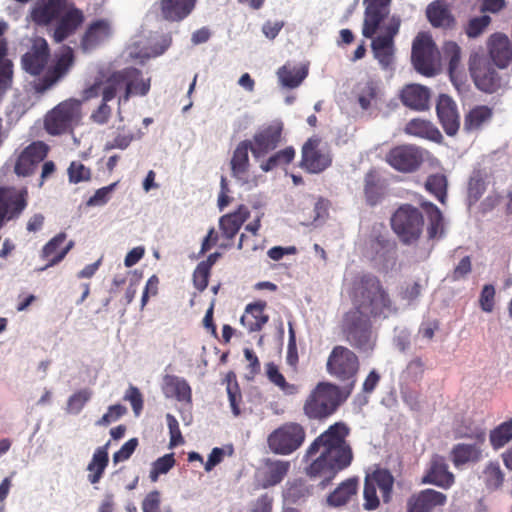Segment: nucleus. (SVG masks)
I'll return each mask as SVG.
<instances>
[{
    "label": "nucleus",
    "instance_id": "obj_49",
    "mask_svg": "<svg viewBox=\"0 0 512 512\" xmlns=\"http://www.w3.org/2000/svg\"><path fill=\"white\" fill-rule=\"evenodd\" d=\"M92 396L91 390L84 388L73 393L67 400L66 411L70 414H79Z\"/></svg>",
    "mask_w": 512,
    "mask_h": 512
},
{
    "label": "nucleus",
    "instance_id": "obj_48",
    "mask_svg": "<svg viewBox=\"0 0 512 512\" xmlns=\"http://www.w3.org/2000/svg\"><path fill=\"white\" fill-rule=\"evenodd\" d=\"M456 433L458 437L475 440L478 444H484L486 440L485 429L470 419L464 420L457 428Z\"/></svg>",
    "mask_w": 512,
    "mask_h": 512
},
{
    "label": "nucleus",
    "instance_id": "obj_9",
    "mask_svg": "<svg viewBox=\"0 0 512 512\" xmlns=\"http://www.w3.org/2000/svg\"><path fill=\"white\" fill-rule=\"evenodd\" d=\"M391 227L402 243H415L423 232V214L411 204H402L391 217Z\"/></svg>",
    "mask_w": 512,
    "mask_h": 512
},
{
    "label": "nucleus",
    "instance_id": "obj_7",
    "mask_svg": "<svg viewBox=\"0 0 512 512\" xmlns=\"http://www.w3.org/2000/svg\"><path fill=\"white\" fill-rule=\"evenodd\" d=\"M468 66L474 84L480 91L494 94L508 87V75L500 74L484 53L472 52Z\"/></svg>",
    "mask_w": 512,
    "mask_h": 512
},
{
    "label": "nucleus",
    "instance_id": "obj_47",
    "mask_svg": "<svg viewBox=\"0 0 512 512\" xmlns=\"http://www.w3.org/2000/svg\"><path fill=\"white\" fill-rule=\"evenodd\" d=\"M267 378L271 383L280 388L284 393L293 395L298 392V387L295 384H290L286 381L282 373H280L278 366L274 362H269L265 365Z\"/></svg>",
    "mask_w": 512,
    "mask_h": 512
},
{
    "label": "nucleus",
    "instance_id": "obj_50",
    "mask_svg": "<svg viewBox=\"0 0 512 512\" xmlns=\"http://www.w3.org/2000/svg\"><path fill=\"white\" fill-rule=\"evenodd\" d=\"M175 465V457L173 453L165 454L152 463L149 478L152 482H156L160 475L166 474Z\"/></svg>",
    "mask_w": 512,
    "mask_h": 512
},
{
    "label": "nucleus",
    "instance_id": "obj_59",
    "mask_svg": "<svg viewBox=\"0 0 512 512\" xmlns=\"http://www.w3.org/2000/svg\"><path fill=\"white\" fill-rule=\"evenodd\" d=\"M127 413L125 406L121 404H115L108 407L107 412L97 421L98 426H107L111 422L117 421L123 415Z\"/></svg>",
    "mask_w": 512,
    "mask_h": 512
},
{
    "label": "nucleus",
    "instance_id": "obj_57",
    "mask_svg": "<svg viewBox=\"0 0 512 512\" xmlns=\"http://www.w3.org/2000/svg\"><path fill=\"white\" fill-rule=\"evenodd\" d=\"M490 22L491 18L487 15L472 18L469 20L465 32L469 38H476L483 33Z\"/></svg>",
    "mask_w": 512,
    "mask_h": 512
},
{
    "label": "nucleus",
    "instance_id": "obj_19",
    "mask_svg": "<svg viewBox=\"0 0 512 512\" xmlns=\"http://www.w3.org/2000/svg\"><path fill=\"white\" fill-rule=\"evenodd\" d=\"M488 59L499 69H505L512 63V42L503 33L492 34L487 42Z\"/></svg>",
    "mask_w": 512,
    "mask_h": 512
},
{
    "label": "nucleus",
    "instance_id": "obj_16",
    "mask_svg": "<svg viewBox=\"0 0 512 512\" xmlns=\"http://www.w3.org/2000/svg\"><path fill=\"white\" fill-rule=\"evenodd\" d=\"M386 162L403 173L416 171L423 162L421 150L414 145H399L386 154Z\"/></svg>",
    "mask_w": 512,
    "mask_h": 512
},
{
    "label": "nucleus",
    "instance_id": "obj_27",
    "mask_svg": "<svg viewBox=\"0 0 512 512\" xmlns=\"http://www.w3.org/2000/svg\"><path fill=\"white\" fill-rule=\"evenodd\" d=\"M250 150V141L244 140L235 148L230 160L232 176L242 185L249 182L248 172L250 168L248 151Z\"/></svg>",
    "mask_w": 512,
    "mask_h": 512
},
{
    "label": "nucleus",
    "instance_id": "obj_25",
    "mask_svg": "<svg viewBox=\"0 0 512 512\" xmlns=\"http://www.w3.org/2000/svg\"><path fill=\"white\" fill-rule=\"evenodd\" d=\"M198 0H159L161 18L170 23L185 20L195 9Z\"/></svg>",
    "mask_w": 512,
    "mask_h": 512
},
{
    "label": "nucleus",
    "instance_id": "obj_62",
    "mask_svg": "<svg viewBox=\"0 0 512 512\" xmlns=\"http://www.w3.org/2000/svg\"><path fill=\"white\" fill-rule=\"evenodd\" d=\"M425 372V363L420 357L413 358L406 366L407 377L416 382L422 379Z\"/></svg>",
    "mask_w": 512,
    "mask_h": 512
},
{
    "label": "nucleus",
    "instance_id": "obj_6",
    "mask_svg": "<svg viewBox=\"0 0 512 512\" xmlns=\"http://www.w3.org/2000/svg\"><path fill=\"white\" fill-rule=\"evenodd\" d=\"M326 371L332 378L342 384L341 387L352 393L360 371L359 357L348 347L336 345L327 357Z\"/></svg>",
    "mask_w": 512,
    "mask_h": 512
},
{
    "label": "nucleus",
    "instance_id": "obj_36",
    "mask_svg": "<svg viewBox=\"0 0 512 512\" xmlns=\"http://www.w3.org/2000/svg\"><path fill=\"white\" fill-rule=\"evenodd\" d=\"M110 35V25L106 20H97L89 25L81 40L84 50H90L107 39Z\"/></svg>",
    "mask_w": 512,
    "mask_h": 512
},
{
    "label": "nucleus",
    "instance_id": "obj_22",
    "mask_svg": "<svg viewBox=\"0 0 512 512\" xmlns=\"http://www.w3.org/2000/svg\"><path fill=\"white\" fill-rule=\"evenodd\" d=\"M49 57V47L45 39L36 38L31 48L22 56V67L31 75H39Z\"/></svg>",
    "mask_w": 512,
    "mask_h": 512
},
{
    "label": "nucleus",
    "instance_id": "obj_2",
    "mask_svg": "<svg viewBox=\"0 0 512 512\" xmlns=\"http://www.w3.org/2000/svg\"><path fill=\"white\" fill-rule=\"evenodd\" d=\"M365 5L362 35L371 39V50L382 69L392 68L395 61V37L401 27L399 15L390 13L391 0H363Z\"/></svg>",
    "mask_w": 512,
    "mask_h": 512
},
{
    "label": "nucleus",
    "instance_id": "obj_41",
    "mask_svg": "<svg viewBox=\"0 0 512 512\" xmlns=\"http://www.w3.org/2000/svg\"><path fill=\"white\" fill-rule=\"evenodd\" d=\"M307 75L308 67L306 65H284L278 71V76L282 85L289 88H295L299 86L301 82L307 77Z\"/></svg>",
    "mask_w": 512,
    "mask_h": 512
},
{
    "label": "nucleus",
    "instance_id": "obj_55",
    "mask_svg": "<svg viewBox=\"0 0 512 512\" xmlns=\"http://www.w3.org/2000/svg\"><path fill=\"white\" fill-rule=\"evenodd\" d=\"M134 140L132 132H118L112 140H109L104 145V151H111L113 149L125 150L130 146Z\"/></svg>",
    "mask_w": 512,
    "mask_h": 512
},
{
    "label": "nucleus",
    "instance_id": "obj_31",
    "mask_svg": "<svg viewBox=\"0 0 512 512\" xmlns=\"http://www.w3.org/2000/svg\"><path fill=\"white\" fill-rule=\"evenodd\" d=\"M265 307L266 303L261 301L247 305L240 321L249 332L260 331L267 323L269 317L264 314Z\"/></svg>",
    "mask_w": 512,
    "mask_h": 512
},
{
    "label": "nucleus",
    "instance_id": "obj_34",
    "mask_svg": "<svg viewBox=\"0 0 512 512\" xmlns=\"http://www.w3.org/2000/svg\"><path fill=\"white\" fill-rule=\"evenodd\" d=\"M384 181L375 171H369L364 177V197L366 203L373 207L379 204L385 196Z\"/></svg>",
    "mask_w": 512,
    "mask_h": 512
},
{
    "label": "nucleus",
    "instance_id": "obj_5",
    "mask_svg": "<svg viewBox=\"0 0 512 512\" xmlns=\"http://www.w3.org/2000/svg\"><path fill=\"white\" fill-rule=\"evenodd\" d=\"M150 79H144L143 74L136 68H126L113 73L100 83H95L90 94L102 93V96H144L149 92Z\"/></svg>",
    "mask_w": 512,
    "mask_h": 512
},
{
    "label": "nucleus",
    "instance_id": "obj_12",
    "mask_svg": "<svg viewBox=\"0 0 512 512\" xmlns=\"http://www.w3.org/2000/svg\"><path fill=\"white\" fill-rule=\"evenodd\" d=\"M412 63L415 69L425 76H433L437 72L439 51L430 36L419 34L413 41Z\"/></svg>",
    "mask_w": 512,
    "mask_h": 512
},
{
    "label": "nucleus",
    "instance_id": "obj_64",
    "mask_svg": "<svg viewBox=\"0 0 512 512\" xmlns=\"http://www.w3.org/2000/svg\"><path fill=\"white\" fill-rule=\"evenodd\" d=\"M138 446V439L131 438L125 442L122 447L114 453L113 460L115 463L128 460Z\"/></svg>",
    "mask_w": 512,
    "mask_h": 512
},
{
    "label": "nucleus",
    "instance_id": "obj_1",
    "mask_svg": "<svg viewBox=\"0 0 512 512\" xmlns=\"http://www.w3.org/2000/svg\"><path fill=\"white\" fill-rule=\"evenodd\" d=\"M350 429L337 422L321 433L306 450L305 458L312 462L305 468L311 479H321V486L328 485L335 476L350 466L353 452L346 438Z\"/></svg>",
    "mask_w": 512,
    "mask_h": 512
},
{
    "label": "nucleus",
    "instance_id": "obj_58",
    "mask_svg": "<svg viewBox=\"0 0 512 512\" xmlns=\"http://www.w3.org/2000/svg\"><path fill=\"white\" fill-rule=\"evenodd\" d=\"M495 288L492 284H485L479 296V305L482 311L490 313L495 306Z\"/></svg>",
    "mask_w": 512,
    "mask_h": 512
},
{
    "label": "nucleus",
    "instance_id": "obj_52",
    "mask_svg": "<svg viewBox=\"0 0 512 512\" xmlns=\"http://www.w3.org/2000/svg\"><path fill=\"white\" fill-rule=\"evenodd\" d=\"M486 191V182L480 171L470 177L468 183V198L470 203H476Z\"/></svg>",
    "mask_w": 512,
    "mask_h": 512
},
{
    "label": "nucleus",
    "instance_id": "obj_20",
    "mask_svg": "<svg viewBox=\"0 0 512 512\" xmlns=\"http://www.w3.org/2000/svg\"><path fill=\"white\" fill-rule=\"evenodd\" d=\"M443 57L448 61V73L458 93H462L467 84V78L461 69V48L453 41L446 42L443 46Z\"/></svg>",
    "mask_w": 512,
    "mask_h": 512
},
{
    "label": "nucleus",
    "instance_id": "obj_15",
    "mask_svg": "<svg viewBox=\"0 0 512 512\" xmlns=\"http://www.w3.org/2000/svg\"><path fill=\"white\" fill-rule=\"evenodd\" d=\"M50 147L43 141H33L17 155L13 171L19 177H28L35 173L38 165L44 161Z\"/></svg>",
    "mask_w": 512,
    "mask_h": 512
},
{
    "label": "nucleus",
    "instance_id": "obj_40",
    "mask_svg": "<svg viewBox=\"0 0 512 512\" xmlns=\"http://www.w3.org/2000/svg\"><path fill=\"white\" fill-rule=\"evenodd\" d=\"M428 216L427 236L429 239L441 237L444 234V218L440 209L431 202L422 204Z\"/></svg>",
    "mask_w": 512,
    "mask_h": 512
},
{
    "label": "nucleus",
    "instance_id": "obj_54",
    "mask_svg": "<svg viewBox=\"0 0 512 512\" xmlns=\"http://www.w3.org/2000/svg\"><path fill=\"white\" fill-rule=\"evenodd\" d=\"M162 497L158 490L149 492L142 501L143 512H173L171 507H166L161 510Z\"/></svg>",
    "mask_w": 512,
    "mask_h": 512
},
{
    "label": "nucleus",
    "instance_id": "obj_13",
    "mask_svg": "<svg viewBox=\"0 0 512 512\" xmlns=\"http://www.w3.org/2000/svg\"><path fill=\"white\" fill-rule=\"evenodd\" d=\"M79 103L66 99L50 110L44 118V129L49 135L66 133L78 115Z\"/></svg>",
    "mask_w": 512,
    "mask_h": 512
},
{
    "label": "nucleus",
    "instance_id": "obj_43",
    "mask_svg": "<svg viewBox=\"0 0 512 512\" xmlns=\"http://www.w3.org/2000/svg\"><path fill=\"white\" fill-rule=\"evenodd\" d=\"M481 478L489 491H496L502 487L505 475L497 461H490L485 465Z\"/></svg>",
    "mask_w": 512,
    "mask_h": 512
},
{
    "label": "nucleus",
    "instance_id": "obj_61",
    "mask_svg": "<svg viewBox=\"0 0 512 512\" xmlns=\"http://www.w3.org/2000/svg\"><path fill=\"white\" fill-rule=\"evenodd\" d=\"M166 421L170 434V447H175L184 443V438L181 434L179 423L172 414L166 415Z\"/></svg>",
    "mask_w": 512,
    "mask_h": 512
},
{
    "label": "nucleus",
    "instance_id": "obj_46",
    "mask_svg": "<svg viewBox=\"0 0 512 512\" xmlns=\"http://www.w3.org/2000/svg\"><path fill=\"white\" fill-rule=\"evenodd\" d=\"M426 190L431 193L441 203H446L447 198V178L443 174H432L428 176L425 182Z\"/></svg>",
    "mask_w": 512,
    "mask_h": 512
},
{
    "label": "nucleus",
    "instance_id": "obj_10",
    "mask_svg": "<svg viewBox=\"0 0 512 512\" xmlns=\"http://www.w3.org/2000/svg\"><path fill=\"white\" fill-rule=\"evenodd\" d=\"M306 430L297 422H286L273 430L267 438L269 449L278 455H290L304 443Z\"/></svg>",
    "mask_w": 512,
    "mask_h": 512
},
{
    "label": "nucleus",
    "instance_id": "obj_32",
    "mask_svg": "<svg viewBox=\"0 0 512 512\" xmlns=\"http://www.w3.org/2000/svg\"><path fill=\"white\" fill-rule=\"evenodd\" d=\"M408 135L428 139L436 143H440L443 140V136L439 129L430 121L415 118L410 120L404 129Z\"/></svg>",
    "mask_w": 512,
    "mask_h": 512
},
{
    "label": "nucleus",
    "instance_id": "obj_3",
    "mask_svg": "<svg viewBox=\"0 0 512 512\" xmlns=\"http://www.w3.org/2000/svg\"><path fill=\"white\" fill-rule=\"evenodd\" d=\"M347 294L352 303L351 310L371 316L387 319L397 312L388 289L379 277L367 273L354 277L349 284Z\"/></svg>",
    "mask_w": 512,
    "mask_h": 512
},
{
    "label": "nucleus",
    "instance_id": "obj_4",
    "mask_svg": "<svg viewBox=\"0 0 512 512\" xmlns=\"http://www.w3.org/2000/svg\"><path fill=\"white\" fill-rule=\"evenodd\" d=\"M349 390L328 381L319 382L307 396L303 412L309 419H326L351 396Z\"/></svg>",
    "mask_w": 512,
    "mask_h": 512
},
{
    "label": "nucleus",
    "instance_id": "obj_24",
    "mask_svg": "<svg viewBox=\"0 0 512 512\" xmlns=\"http://www.w3.org/2000/svg\"><path fill=\"white\" fill-rule=\"evenodd\" d=\"M447 496L434 489H424L413 494L407 501V512H432L436 507L444 506Z\"/></svg>",
    "mask_w": 512,
    "mask_h": 512
},
{
    "label": "nucleus",
    "instance_id": "obj_44",
    "mask_svg": "<svg viewBox=\"0 0 512 512\" xmlns=\"http://www.w3.org/2000/svg\"><path fill=\"white\" fill-rule=\"evenodd\" d=\"M489 440L494 450H499L508 444L512 440V418L492 429Z\"/></svg>",
    "mask_w": 512,
    "mask_h": 512
},
{
    "label": "nucleus",
    "instance_id": "obj_56",
    "mask_svg": "<svg viewBox=\"0 0 512 512\" xmlns=\"http://www.w3.org/2000/svg\"><path fill=\"white\" fill-rule=\"evenodd\" d=\"M13 63L6 61L0 65V96L6 94L13 85Z\"/></svg>",
    "mask_w": 512,
    "mask_h": 512
},
{
    "label": "nucleus",
    "instance_id": "obj_14",
    "mask_svg": "<svg viewBox=\"0 0 512 512\" xmlns=\"http://www.w3.org/2000/svg\"><path fill=\"white\" fill-rule=\"evenodd\" d=\"M27 205L26 188L0 187V230L6 222L18 219Z\"/></svg>",
    "mask_w": 512,
    "mask_h": 512
},
{
    "label": "nucleus",
    "instance_id": "obj_63",
    "mask_svg": "<svg viewBox=\"0 0 512 512\" xmlns=\"http://www.w3.org/2000/svg\"><path fill=\"white\" fill-rule=\"evenodd\" d=\"M226 390L232 413L235 417H238L241 414L240 404L242 403L239 384L229 385Z\"/></svg>",
    "mask_w": 512,
    "mask_h": 512
},
{
    "label": "nucleus",
    "instance_id": "obj_42",
    "mask_svg": "<svg viewBox=\"0 0 512 512\" xmlns=\"http://www.w3.org/2000/svg\"><path fill=\"white\" fill-rule=\"evenodd\" d=\"M107 446L99 447L93 454L91 462L88 464L87 469L92 472L88 478L92 484H96L100 481L107 465L109 462Z\"/></svg>",
    "mask_w": 512,
    "mask_h": 512
},
{
    "label": "nucleus",
    "instance_id": "obj_60",
    "mask_svg": "<svg viewBox=\"0 0 512 512\" xmlns=\"http://www.w3.org/2000/svg\"><path fill=\"white\" fill-rule=\"evenodd\" d=\"M123 399L130 402L134 414L139 416L143 409V396L140 390L137 387L130 385L125 392Z\"/></svg>",
    "mask_w": 512,
    "mask_h": 512
},
{
    "label": "nucleus",
    "instance_id": "obj_35",
    "mask_svg": "<svg viewBox=\"0 0 512 512\" xmlns=\"http://www.w3.org/2000/svg\"><path fill=\"white\" fill-rule=\"evenodd\" d=\"M358 492V479L348 478L327 496V504L330 507H341L346 505Z\"/></svg>",
    "mask_w": 512,
    "mask_h": 512
},
{
    "label": "nucleus",
    "instance_id": "obj_37",
    "mask_svg": "<svg viewBox=\"0 0 512 512\" xmlns=\"http://www.w3.org/2000/svg\"><path fill=\"white\" fill-rule=\"evenodd\" d=\"M163 391L167 397H175L181 402H191V387L185 379L174 375H167L164 378Z\"/></svg>",
    "mask_w": 512,
    "mask_h": 512
},
{
    "label": "nucleus",
    "instance_id": "obj_28",
    "mask_svg": "<svg viewBox=\"0 0 512 512\" xmlns=\"http://www.w3.org/2000/svg\"><path fill=\"white\" fill-rule=\"evenodd\" d=\"M84 15L81 10L73 8L65 12L55 25L53 39L56 43H61L70 35L74 34L78 27L83 23Z\"/></svg>",
    "mask_w": 512,
    "mask_h": 512
},
{
    "label": "nucleus",
    "instance_id": "obj_18",
    "mask_svg": "<svg viewBox=\"0 0 512 512\" xmlns=\"http://www.w3.org/2000/svg\"><path fill=\"white\" fill-rule=\"evenodd\" d=\"M320 140L308 139L302 147L301 166L310 173H321L332 163L329 152L319 148Z\"/></svg>",
    "mask_w": 512,
    "mask_h": 512
},
{
    "label": "nucleus",
    "instance_id": "obj_29",
    "mask_svg": "<svg viewBox=\"0 0 512 512\" xmlns=\"http://www.w3.org/2000/svg\"><path fill=\"white\" fill-rule=\"evenodd\" d=\"M66 0H42L32 12V17L39 24H49L65 13Z\"/></svg>",
    "mask_w": 512,
    "mask_h": 512
},
{
    "label": "nucleus",
    "instance_id": "obj_45",
    "mask_svg": "<svg viewBox=\"0 0 512 512\" xmlns=\"http://www.w3.org/2000/svg\"><path fill=\"white\" fill-rule=\"evenodd\" d=\"M73 62V50L70 47H67L58 57L55 65L47 73V79L50 81L49 84L54 83L63 75H65L69 68L72 66Z\"/></svg>",
    "mask_w": 512,
    "mask_h": 512
},
{
    "label": "nucleus",
    "instance_id": "obj_53",
    "mask_svg": "<svg viewBox=\"0 0 512 512\" xmlns=\"http://www.w3.org/2000/svg\"><path fill=\"white\" fill-rule=\"evenodd\" d=\"M67 238L66 233L60 232L50 239L41 250V257L51 262L57 255L60 254L61 246Z\"/></svg>",
    "mask_w": 512,
    "mask_h": 512
},
{
    "label": "nucleus",
    "instance_id": "obj_8",
    "mask_svg": "<svg viewBox=\"0 0 512 512\" xmlns=\"http://www.w3.org/2000/svg\"><path fill=\"white\" fill-rule=\"evenodd\" d=\"M371 318L360 311L351 309L343 316L342 333L346 341L360 351L374 349L375 339L373 338Z\"/></svg>",
    "mask_w": 512,
    "mask_h": 512
},
{
    "label": "nucleus",
    "instance_id": "obj_26",
    "mask_svg": "<svg viewBox=\"0 0 512 512\" xmlns=\"http://www.w3.org/2000/svg\"><path fill=\"white\" fill-rule=\"evenodd\" d=\"M455 482V477L449 471L444 457L435 455L430 461V467L422 479V483L432 484L443 489L450 488Z\"/></svg>",
    "mask_w": 512,
    "mask_h": 512
},
{
    "label": "nucleus",
    "instance_id": "obj_51",
    "mask_svg": "<svg viewBox=\"0 0 512 512\" xmlns=\"http://www.w3.org/2000/svg\"><path fill=\"white\" fill-rule=\"evenodd\" d=\"M67 174L69 182L72 184L88 182L92 177L91 169L80 161H72L67 169Z\"/></svg>",
    "mask_w": 512,
    "mask_h": 512
},
{
    "label": "nucleus",
    "instance_id": "obj_38",
    "mask_svg": "<svg viewBox=\"0 0 512 512\" xmlns=\"http://www.w3.org/2000/svg\"><path fill=\"white\" fill-rule=\"evenodd\" d=\"M493 116V111L487 106H476L464 117V131L467 133L480 130Z\"/></svg>",
    "mask_w": 512,
    "mask_h": 512
},
{
    "label": "nucleus",
    "instance_id": "obj_17",
    "mask_svg": "<svg viewBox=\"0 0 512 512\" xmlns=\"http://www.w3.org/2000/svg\"><path fill=\"white\" fill-rule=\"evenodd\" d=\"M249 217V208L240 204L236 210L219 218V229L223 238V242L219 245L220 248L227 249L233 245L234 238Z\"/></svg>",
    "mask_w": 512,
    "mask_h": 512
},
{
    "label": "nucleus",
    "instance_id": "obj_39",
    "mask_svg": "<svg viewBox=\"0 0 512 512\" xmlns=\"http://www.w3.org/2000/svg\"><path fill=\"white\" fill-rule=\"evenodd\" d=\"M266 470L264 472L263 487L268 488L279 484L287 475L290 463L282 460L266 461Z\"/></svg>",
    "mask_w": 512,
    "mask_h": 512
},
{
    "label": "nucleus",
    "instance_id": "obj_23",
    "mask_svg": "<svg viewBox=\"0 0 512 512\" xmlns=\"http://www.w3.org/2000/svg\"><path fill=\"white\" fill-rule=\"evenodd\" d=\"M436 113L444 132L448 136H455L460 128V114L453 98H438Z\"/></svg>",
    "mask_w": 512,
    "mask_h": 512
},
{
    "label": "nucleus",
    "instance_id": "obj_33",
    "mask_svg": "<svg viewBox=\"0 0 512 512\" xmlns=\"http://www.w3.org/2000/svg\"><path fill=\"white\" fill-rule=\"evenodd\" d=\"M483 444H456L451 450V460L455 467H460L467 463H477L482 458Z\"/></svg>",
    "mask_w": 512,
    "mask_h": 512
},
{
    "label": "nucleus",
    "instance_id": "obj_21",
    "mask_svg": "<svg viewBox=\"0 0 512 512\" xmlns=\"http://www.w3.org/2000/svg\"><path fill=\"white\" fill-rule=\"evenodd\" d=\"M282 128L269 125L259 130L250 141V150L255 158H260L274 150L281 139Z\"/></svg>",
    "mask_w": 512,
    "mask_h": 512
},
{
    "label": "nucleus",
    "instance_id": "obj_11",
    "mask_svg": "<svg viewBox=\"0 0 512 512\" xmlns=\"http://www.w3.org/2000/svg\"><path fill=\"white\" fill-rule=\"evenodd\" d=\"M394 477L387 469H376L371 474L366 475L364 481V503L363 507L367 511L376 510L380 505L377 496V488L380 490L384 503H389L392 499Z\"/></svg>",
    "mask_w": 512,
    "mask_h": 512
},
{
    "label": "nucleus",
    "instance_id": "obj_30",
    "mask_svg": "<svg viewBox=\"0 0 512 512\" xmlns=\"http://www.w3.org/2000/svg\"><path fill=\"white\" fill-rule=\"evenodd\" d=\"M426 15L433 27L451 29L455 25V18L447 4L442 0L430 3L426 9Z\"/></svg>",
    "mask_w": 512,
    "mask_h": 512
}]
</instances>
